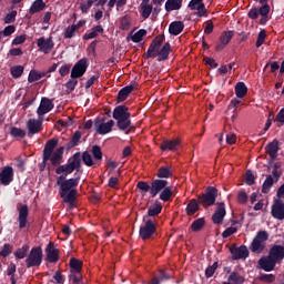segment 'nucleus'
Wrapping results in <instances>:
<instances>
[{
  "mask_svg": "<svg viewBox=\"0 0 284 284\" xmlns=\"http://www.w3.org/2000/svg\"><path fill=\"white\" fill-rule=\"evenodd\" d=\"M268 239H270V233H267V231L257 232L251 243V246H250L251 252H254V254H262L263 250H265L267 245Z\"/></svg>",
  "mask_w": 284,
  "mask_h": 284,
  "instance_id": "39448f33",
  "label": "nucleus"
},
{
  "mask_svg": "<svg viewBox=\"0 0 284 284\" xmlns=\"http://www.w3.org/2000/svg\"><path fill=\"white\" fill-rule=\"evenodd\" d=\"M75 27L69 26L64 29L63 37L64 39H72L74 34H77V30L74 29Z\"/></svg>",
  "mask_w": 284,
  "mask_h": 284,
  "instance_id": "4d7b16f0",
  "label": "nucleus"
},
{
  "mask_svg": "<svg viewBox=\"0 0 284 284\" xmlns=\"http://www.w3.org/2000/svg\"><path fill=\"white\" fill-rule=\"evenodd\" d=\"M19 230H30V209L22 204L17 207Z\"/></svg>",
  "mask_w": 284,
  "mask_h": 284,
  "instance_id": "0eeeda50",
  "label": "nucleus"
},
{
  "mask_svg": "<svg viewBox=\"0 0 284 284\" xmlns=\"http://www.w3.org/2000/svg\"><path fill=\"white\" fill-rule=\"evenodd\" d=\"M276 264L278 263L270 255L263 256L258 260V265L264 272H274V267H276Z\"/></svg>",
  "mask_w": 284,
  "mask_h": 284,
  "instance_id": "a211bd4d",
  "label": "nucleus"
},
{
  "mask_svg": "<svg viewBox=\"0 0 284 284\" xmlns=\"http://www.w3.org/2000/svg\"><path fill=\"white\" fill-rule=\"evenodd\" d=\"M17 21V10H12L4 17V23H14Z\"/></svg>",
  "mask_w": 284,
  "mask_h": 284,
  "instance_id": "e2e57ef3",
  "label": "nucleus"
},
{
  "mask_svg": "<svg viewBox=\"0 0 284 284\" xmlns=\"http://www.w3.org/2000/svg\"><path fill=\"white\" fill-rule=\"evenodd\" d=\"M181 145V140L179 138L173 139V140H163L162 143L160 144V150L162 152H176Z\"/></svg>",
  "mask_w": 284,
  "mask_h": 284,
  "instance_id": "f3484780",
  "label": "nucleus"
},
{
  "mask_svg": "<svg viewBox=\"0 0 284 284\" xmlns=\"http://www.w3.org/2000/svg\"><path fill=\"white\" fill-rule=\"evenodd\" d=\"M45 252L49 263H57L59 261V250L54 247L53 243L48 244Z\"/></svg>",
  "mask_w": 284,
  "mask_h": 284,
  "instance_id": "c85d7f7f",
  "label": "nucleus"
},
{
  "mask_svg": "<svg viewBox=\"0 0 284 284\" xmlns=\"http://www.w3.org/2000/svg\"><path fill=\"white\" fill-rule=\"evenodd\" d=\"M216 196H219V191L214 186H209L206 193L199 195V203L203 207H210L216 203Z\"/></svg>",
  "mask_w": 284,
  "mask_h": 284,
  "instance_id": "423d86ee",
  "label": "nucleus"
},
{
  "mask_svg": "<svg viewBox=\"0 0 284 284\" xmlns=\"http://www.w3.org/2000/svg\"><path fill=\"white\" fill-rule=\"evenodd\" d=\"M234 38V31H223L220 36V43L215 45V51L221 52L227 48V44Z\"/></svg>",
  "mask_w": 284,
  "mask_h": 284,
  "instance_id": "dca6fc26",
  "label": "nucleus"
},
{
  "mask_svg": "<svg viewBox=\"0 0 284 284\" xmlns=\"http://www.w3.org/2000/svg\"><path fill=\"white\" fill-rule=\"evenodd\" d=\"M43 261V251H41V247H33L31 248L26 263L27 267H39Z\"/></svg>",
  "mask_w": 284,
  "mask_h": 284,
  "instance_id": "1a4fd4ad",
  "label": "nucleus"
},
{
  "mask_svg": "<svg viewBox=\"0 0 284 284\" xmlns=\"http://www.w3.org/2000/svg\"><path fill=\"white\" fill-rule=\"evenodd\" d=\"M81 161L84 163V165H87L88 168H97L98 163L94 162V160L92 159V154H90V152L84 151L81 154Z\"/></svg>",
  "mask_w": 284,
  "mask_h": 284,
  "instance_id": "c9c22d12",
  "label": "nucleus"
},
{
  "mask_svg": "<svg viewBox=\"0 0 284 284\" xmlns=\"http://www.w3.org/2000/svg\"><path fill=\"white\" fill-rule=\"evenodd\" d=\"M272 185H274V180L273 179H266L263 183V186H262L263 194H267V192H270V190L272 189Z\"/></svg>",
  "mask_w": 284,
  "mask_h": 284,
  "instance_id": "052dcab7",
  "label": "nucleus"
},
{
  "mask_svg": "<svg viewBox=\"0 0 284 284\" xmlns=\"http://www.w3.org/2000/svg\"><path fill=\"white\" fill-rule=\"evenodd\" d=\"M14 176V169L12 166H4L0 172V179H13Z\"/></svg>",
  "mask_w": 284,
  "mask_h": 284,
  "instance_id": "a18cd8bd",
  "label": "nucleus"
},
{
  "mask_svg": "<svg viewBox=\"0 0 284 284\" xmlns=\"http://www.w3.org/2000/svg\"><path fill=\"white\" fill-rule=\"evenodd\" d=\"M183 8V0H168L165 2V11L174 12V10H181Z\"/></svg>",
  "mask_w": 284,
  "mask_h": 284,
  "instance_id": "72a5a7b5",
  "label": "nucleus"
},
{
  "mask_svg": "<svg viewBox=\"0 0 284 284\" xmlns=\"http://www.w3.org/2000/svg\"><path fill=\"white\" fill-rule=\"evenodd\" d=\"M74 170H77V172L81 171V152L74 153L67 164L58 166L55 173L62 174L59 179H65V176L72 174Z\"/></svg>",
  "mask_w": 284,
  "mask_h": 284,
  "instance_id": "7ed1b4c3",
  "label": "nucleus"
},
{
  "mask_svg": "<svg viewBox=\"0 0 284 284\" xmlns=\"http://www.w3.org/2000/svg\"><path fill=\"white\" fill-rule=\"evenodd\" d=\"M227 282L230 284H243L245 283V276L241 275L239 272H232L229 275Z\"/></svg>",
  "mask_w": 284,
  "mask_h": 284,
  "instance_id": "4c0bfd02",
  "label": "nucleus"
},
{
  "mask_svg": "<svg viewBox=\"0 0 284 284\" xmlns=\"http://www.w3.org/2000/svg\"><path fill=\"white\" fill-rule=\"evenodd\" d=\"M37 45L40 52H43V54H50L54 49V41L52 40V37L48 39L41 37L38 39Z\"/></svg>",
  "mask_w": 284,
  "mask_h": 284,
  "instance_id": "2eb2a0df",
  "label": "nucleus"
},
{
  "mask_svg": "<svg viewBox=\"0 0 284 284\" xmlns=\"http://www.w3.org/2000/svg\"><path fill=\"white\" fill-rule=\"evenodd\" d=\"M231 254L233 256V261H240L241 258H247V256H250V251L247 250V246L242 245L232 248Z\"/></svg>",
  "mask_w": 284,
  "mask_h": 284,
  "instance_id": "b1692460",
  "label": "nucleus"
},
{
  "mask_svg": "<svg viewBox=\"0 0 284 284\" xmlns=\"http://www.w3.org/2000/svg\"><path fill=\"white\" fill-rule=\"evenodd\" d=\"M174 176V168L170 164L162 165L158 171L159 179H172Z\"/></svg>",
  "mask_w": 284,
  "mask_h": 284,
  "instance_id": "cd10ccee",
  "label": "nucleus"
},
{
  "mask_svg": "<svg viewBox=\"0 0 284 284\" xmlns=\"http://www.w3.org/2000/svg\"><path fill=\"white\" fill-rule=\"evenodd\" d=\"M26 70V68H23V65H13L10 68V72H11V77L13 79H21V77H23V71Z\"/></svg>",
  "mask_w": 284,
  "mask_h": 284,
  "instance_id": "79ce46f5",
  "label": "nucleus"
},
{
  "mask_svg": "<svg viewBox=\"0 0 284 284\" xmlns=\"http://www.w3.org/2000/svg\"><path fill=\"white\" fill-rule=\"evenodd\" d=\"M91 154L93 155L95 163H101L103 161V151H101V146L97 144L93 145L91 149Z\"/></svg>",
  "mask_w": 284,
  "mask_h": 284,
  "instance_id": "a19ab883",
  "label": "nucleus"
},
{
  "mask_svg": "<svg viewBox=\"0 0 284 284\" xmlns=\"http://www.w3.org/2000/svg\"><path fill=\"white\" fill-rule=\"evenodd\" d=\"M271 214L273 219H276L277 221L284 220V204L281 200H275L274 204L271 209Z\"/></svg>",
  "mask_w": 284,
  "mask_h": 284,
  "instance_id": "412c9836",
  "label": "nucleus"
},
{
  "mask_svg": "<svg viewBox=\"0 0 284 284\" xmlns=\"http://www.w3.org/2000/svg\"><path fill=\"white\" fill-rule=\"evenodd\" d=\"M71 68H72V64H63V65L59 69V74H60V77H68V74H70Z\"/></svg>",
  "mask_w": 284,
  "mask_h": 284,
  "instance_id": "338daca9",
  "label": "nucleus"
},
{
  "mask_svg": "<svg viewBox=\"0 0 284 284\" xmlns=\"http://www.w3.org/2000/svg\"><path fill=\"white\" fill-rule=\"evenodd\" d=\"M27 136L32 139L34 134H39L43 130V120L30 119L27 122Z\"/></svg>",
  "mask_w": 284,
  "mask_h": 284,
  "instance_id": "ddd939ff",
  "label": "nucleus"
},
{
  "mask_svg": "<svg viewBox=\"0 0 284 284\" xmlns=\"http://www.w3.org/2000/svg\"><path fill=\"white\" fill-rule=\"evenodd\" d=\"M45 10V2H43V0H36L30 9H29V12L30 14H37V12H41Z\"/></svg>",
  "mask_w": 284,
  "mask_h": 284,
  "instance_id": "e433bc0d",
  "label": "nucleus"
},
{
  "mask_svg": "<svg viewBox=\"0 0 284 284\" xmlns=\"http://www.w3.org/2000/svg\"><path fill=\"white\" fill-rule=\"evenodd\" d=\"M235 94L237 99H243L247 94V85H245V82H237L235 84Z\"/></svg>",
  "mask_w": 284,
  "mask_h": 284,
  "instance_id": "58836bf2",
  "label": "nucleus"
},
{
  "mask_svg": "<svg viewBox=\"0 0 284 284\" xmlns=\"http://www.w3.org/2000/svg\"><path fill=\"white\" fill-rule=\"evenodd\" d=\"M278 150H281L278 140H273L265 146V152L271 159L270 163H274V160L278 158Z\"/></svg>",
  "mask_w": 284,
  "mask_h": 284,
  "instance_id": "4be33fe9",
  "label": "nucleus"
},
{
  "mask_svg": "<svg viewBox=\"0 0 284 284\" xmlns=\"http://www.w3.org/2000/svg\"><path fill=\"white\" fill-rule=\"evenodd\" d=\"M216 267H219V263L214 262L213 265L209 266L205 270V276L206 278H212V276H214V272H216Z\"/></svg>",
  "mask_w": 284,
  "mask_h": 284,
  "instance_id": "680f3d73",
  "label": "nucleus"
},
{
  "mask_svg": "<svg viewBox=\"0 0 284 284\" xmlns=\"http://www.w3.org/2000/svg\"><path fill=\"white\" fill-rule=\"evenodd\" d=\"M281 174H282L281 162H276L272 170V175H268L267 179H273V176L274 179H281Z\"/></svg>",
  "mask_w": 284,
  "mask_h": 284,
  "instance_id": "603ef678",
  "label": "nucleus"
},
{
  "mask_svg": "<svg viewBox=\"0 0 284 284\" xmlns=\"http://www.w3.org/2000/svg\"><path fill=\"white\" fill-rule=\"evenodd\" d=\"M160 194V200L161 201H170L172 199V189L168 186V181L165 180H155L151 184V191L150 194L151 196H156V194Z\"/></svg>",
  "mask_w": 284,
  "mask_h": 284,
  "instance_id": "20e7f679",
  "label": "nucleus"
},
{
  "mask_svg": "<svg viewBox=\"0 0 284 284\" xmlns=\"http://www.w3.org/2000/svg\"><path fill=\"white\" fill-rule=\"evenodd\" d=\"M183 30H185V23L183 21H173L169 26V33L173 37H179Z\"/></svg>",
  "mask_w": 284,
  "mask_h": 284,
  "instance_id": "bb28decb",
  "label": "nucleus"
},
{
  "mask_svg": "<svg viewBox=\"0 0 284 284\" xmlns=\"http://www.w3.org/2000/svg\"><path fill=\"white\" fill-rule=\"evenodd\" d=\"M27 39H28V36H26V34L17 36L12 40V45H21L22 43H26Z\"/></svg>",
  "mask_w": 284,
  "mask_h": 284,
  "instance_id": "69168bd1",
  "label": "nucleus"
},
{
  "mask_svg": "<svg viewBox=\"0 0 284 284\" xmlns=\"http://www.w3.org/2000/svg\"><path fill=\"white\" fill-rule=\"evenodd\" d=\"M103 26L98 24L91 29V32L84 33L82 39L83 41H90V39H97L99 34H103Z\"/></svg>",
  "mask_w": 284,
  "mask_h": 284,
  "instance_id": "2f4dec72",
  "label": "nucleus"
},
{
  "mask_svg": "<svg viewBox=\"0 0 284 284\" xmlns=\"http://www.w3.org/2000/svg\"><path fill=\"white\" fill-rule=\"evenodd\" d=\"M162 210L163 205H161V203H155L153 206L149 207L148 214L149 216H158V214H161Z\"/></svg>",
  "mask_w": 284,
  "mask_h": 284,
  "instance_id": "8fccbe9b",
  "label": "nucleus"
},
{
  "mask_svg": "<svg viewBox=\"0 0 284 284\" xmlns=\"http://www.w3.org/2000/svg\"><path fill=\"white\" fill-rule=\"evenodd\" d=\"M156 233V224L153 220H148L144 225L140 227V237L142 241H148L152 239V235Z\"/></svg>",
  "mask_w": 284,
  "mask_h": 284,
  "instance_id": "9b49d317",
  "label": "nucleus"
},
{
  "mask_svg": "<svg viewBox=\"0 0 284 284\" xmlns=\"http://www.w3.org/2000/svg\"><path fill=\"white\" fill-rule=\"evenodd\" d=\"M145 34H148V30L140 29L138 32H135L131 37V41H133V43H141L143 41V37H145Z\"/></svg>",
  "mask_w": 284,
  "mask_h": 284,
  "instance_id": "49530a36",
  "label": "nucleus"
},
{
  "mask_svg": "<svg viewBox=\"0 0 284 284\" xmlns=\"http://www.w3.org/2000/svg\"><path fill=\"white\" fill-rule=\"evenodd\" d=\"M165 41L164 34L156 36L149 45L148 51L143 54L144 59H156V52H159L161 45Z\"/></svg>",
  "mask_w": 284,
  "mask_h": 284,
  "instance_id": "6e6552de",
  "label": "nucleus"
},
{
  "mask_svg": "<svg viewBox=\"0 0 284 284\" xmlns=\"http://www.w3.org/2000/svg\"><path fill=\"white\" fill-rule=\"evenodd\" d=\"M88 72V59H80L71 70V79H81Z\"/></svg>",
  "mask_w": 284,
  "mask_h": 284,
  "instance_id": "f8f14e48",
  "label": "nucleus"
},
{
  "mask_svg": "<svg viewBox=\"0 0 284 284\" xmlns=\"http://www.w3.org/2000/svg\"><path fill=\"white\" fill-rule=\"evenodd\" d=\"M83 276L81 273H71L69 275V281L73 282L74 284H81Z\"/></svg>",
  "mask_w": 284,
  "mask_h": 284,
  "instance_id": "0e129e2a",
  "label": "nucleus"
},
{
  "mask_svg": "<svg viewBox=\"0 0 284 284\" xmlns=\"http://www.w3.org/2000/svg\"><path fill=\"white\" fill-rule=\"evenodd\" d=\"M270 4H263L260 9H258V13L261 14V19H260V26H267V21H270Z\"/></svg>",
  "mask_w": 284,
  "mask_h": 284,
  "instance_id": "473e14b6",
  "label": "nucleus"
},
{
  "mask_svg": "<svg viewBox=\"0 0 284 284\" xmlns=\"http://www.w3.org/2000/svg\"><path fill=\"white\" fill-rule=\"evenodd\" d=\"M92 6H94V1H92V0H87L84 2H81L80 10H81L82 14H88V12H90V8H92Z\"/></svg>",
  "mask_w": 284,
  "mask_h": 284,
  "instance_id": "864d4df0",
  "label": "nucleus"
},
{
  "mask_svg": "<svg viewBox=\"0 0 284 284\" xmlns=\"http://www.w3.org/2000/svg\"><path fill=\"white\" fill-rule=\"evenodd\" d=\"M10 254H12V245L4 244L2 246V248L0 250V256H2V258H8V256H10Z\"/></svg>",
  "mask_w": 284,
  "mask_h": 284,
  "instance_id": "6e6d98bb",
  "label": "nucleus"
},
{
  "mask_svg": "<svg viewBox=\"0 0 284 284\" xmlns=\"http://www.w3.org/2000/svg\"><path fill=\"white\" fill-rule=\"evenodd\" d=\"M71 273H81L83 270V262L79 261L77 257L70 260Z\"/></svg>",
  "mask_w": 284,
  "mask_h": 284,
  "instance_id": "ea45409f",
  "label": "nucleus"
},
{
  "mask_svg": "<svg viewBox=\"0 0 284 284\" xmlns=\"http://www.w3.org/2000/svg\"><path fill=\"white\" fill-rule=\"evenodd\" d=\"M37 81H41V75H39V71L32 69L30 72H29V77H28V82L29 83H34Z\"/></svg>",
  "mask_w": 284,
  "mask_h": 284,
  "instance_id": "5fc2aeb1",
  "label": "nucleus"
},
{
  "mask_svg": "<svg viewBox=\"0 0 284 284\" xmlns=\"http://www.w3.org/2000/svg\"><path fill=\"white\" fill-rule=\"evenodd\" d=\"M150 14H152V6L146 3H141V17L144 19H150Z\"/></svg>",
  "mask_w": 284,
  "mask_h": 284,
  "instance_id": "09e8293b",
  "label": "nucleus"
},
{
  "mask_svg": "<svg viewBox=\"0 0 284 284\" xmlns=\"http://www.w3.org/2000/svg\"><path fill=\"white\" fill-rule=\"evenodd\" d=\"M268 255L277 263H283L284 260V246L275 244L271 247Z\"/></svg>",
  "mask_w": 284,
  "mask_h": 284,
  "instance_id": "5701e85b",
  "label": "nucleus"
},
{
  "mask_svg": "<svg viewBox=\"0 0 284 284\" xmlns=\"http://www.w3.org/2000/svg\"><path fill=\"white\" fill-rule=\"evenodd\" d=\"M54 110V102L49 98H42L40 101V105L37 109L38 116H43L48 114V112H52Z\"/></svg>",
  "mask_w": 284,
  "mask_h": 284,
  "instance_id": "4468645a",
  "label": "nucleus"
},
{
  "mask_svg": "<svg viewBox=\"0 0 284 284\" xmlns=\"http://www.w3.org/2000/svg\"><path fill=\"white\" fill-rule=\"evenodd\" d=\"M205 225V220L203 217H200L195 221H193V223L191 224V230L193 232H201V230H203Z\"/></svg>",
  "mask_w": 284,
  "mask_h": 284,
  "instance_id": "de8ad7c7",
  "label": "nucleus"
},
{
  "mask_svg": "<svg viewBox=\"0 0 284 284\" xmlns=\"http://www.w3.org/2000/svg\"><path fill=\"white\" fill-rule=\"evenodd\" d=\"M59 145V140L51 139L49 140L43 149V164L48 163L50 161V156H52V152H54V148Z\"/></svg>",
  "mask_w": 284,
  "mask_h": 284,
  "instance_id": "aec40b11",
  "label": "nucleus"
},
{
  "mask_svg": "<svg viewBox=\"0 0 284 284\" xmlns=\"http://www.w3.org/2000/svg\"><path fill=\"white\" fill-rule=\"evenodd\" d=\"M113 119L116 121V128L120 132H125V134H130L132 130H134V125H132L130 109L126 105H118L114 108L112 113Z\"/></svg>",
  "mask_w": 284,
  "mask_h": 284,
  "instance_id": "f03ea898",
  "label": "nucleus"
},
{
  "mask_svg": "<svg viewBox=\"0 0 284 284\" xmlns=\"http://www.w3.org/2000/svg\"><path fill=\"white\" fill-rule=\"evenodd\" d=\"M133 91H134L133 83L122 88L118 93V98H116L118 103H123V101H125V99H128V97H130V94H132Z\"/></svg>",
  "mask_w": 284,
  "mask_h": 284,
  "instance_id": "7c9ffc66",
  "label": "nucleus"
},
{
  "mask_svg": "<svg viewBox=\"0 0 284 284\" xmlns=\"http://www.w3.org/2000/svg\"><path fill=\"white\" fill-rule=\"evenodd\" d=\"M81 131H75L74 134L71 136L70 141L67 143L65 149L72 150V148H77L79 143H81Z\"/></svg>",
  "mask_w": 284,
  "mask_h": 284,
  "instance_id": "f704fd0d",
  "label": "nucleus"
},
{
  "mask_svg": "<svg viewBox=\"0 0 284 284\" xmlns=\"http://www.w3.org/2000/svg\"><path fill=\"white\" fill-rule=\"evenodd\" d=\"M225 203H217V209L212 216V221L215 225L223 223V219H225Z\"/></svg>",
  "mask_w": 284,
  "mask_h": 284,
  "instance_id": "393cba45",
  "label": "nucleus"
},
{
  "mask_svg": "<svg viewBox=\"0 0 284 284\" xmlns=\"http://www.w3.org/2000/svg\"><path fill=\"white\" fill-rule=\"evenodd\" d=\"M28 250H30V246L28 244L22 245V247L18 248L14 252L16 258H26Z\"/></svg>",
  "mask_w": 284,
  "mask_h": 284,
  "instance_id": "3c124183",
  "label": "nucleus"
},
{
  "mask_svg": "<svg viewBox=\"0 0 284 284\" xmlns=\"http://www.w3.org/2000/svg\"><path fill=\"white\" fill-rule=\"evenodd\" d=\"M199 212V202L196 200H191L186 206V214L187 216H192Z\"/></svg>",
  "mask_w": 284,
  "mask_h": 284,
  "instance_id": "37998d69",
  "label": "nucleus"
},
{
  "mask_svg": "<svg viewBox=\"0 0 284 284\" xmlns=\"http://www.w3.org/2000/svg\"><path fill=\"white\" fill-rule=\"evenodd\" d=\"M258 278H260V281H262V283H274V281H276V275L261 274Z\"/></svg>",
  "mask_w": 284,
  "mask_h": 284,
  "instance_id": "13d9d810",
  "label": "nucleus"
},
{
  "mask_svg": "<svg viewBox=\"0 0 284 284\" xmlns=\"http://www.w3.org/2000/svg\"><path fill=\"white\" fill-rule=\"evenodd\" d=\"M94 128L98 134H110L114 128V120L105 122V118H98L94 120Z\"/></svg>",
  "mask_w": 284,
  "mask_h": 284,
  "instance_id": "9d476101",
  "label": "nucleus"
},
{
  "mask_svg": "<svg viewBox=\"0 0 284 284\" xmlns=\"http://www.w3.org/2000/svg\"><path fill=\"white\" fill-rule=\"evenodd\" d=\"M119 162L108 160L106 161V176L110 179H119L120 176H123L121 174V171L118 169Z\"/></svg>",
  "mask_w": 284,
  "mask_h": 284,
  "instance_id": "6ab92c4d",
  "label": "nucleus"
},
{
  "mask_svg": "<svg viewBox=\"0 0 284 284\" xmlns=\"http://www.w3.org/2000/svg\"><path fill=\"white\" fill-rule=\"evenodd\" d=\"M10 134L13 136V139H26V130L19 129L17 126H12L10 129Z\"/></svg>",
  "mask_w": 284,
  "mask_h": 284,
  "instance_id": "c03bdc74",
  "label": "nucleus"
},
{
  "mask_svg": "<svg viewBox=\"0 0 284 284\" xmlns=\"http://www.w3.org/2000/svg\"><path fill=\"white\" fill-rule=\"evenodd\" d=\"M65 150V146H60L50 156L49 161L53 164V165H61V163L63 162V152Z\"/></svg>",
  "mask_w": 284,
  "mask_h": 284,
  "instance_id": "c756f323",
  "label": "nucleus"
},
{
  "mask_svg": "<svg viewBox=\"0 0 284 284\" xmlns=\"http://www.w3.org/2000/svg\"><path fill=\"white\" fill-rule=\"evenodd\" d=\"M161 276L160 277H154L150 284H161V281H168V278H170V276L165 275V272L161 271L160 272Z\"/></svg>",
  "mask_w": 284,
  "mask_h": 284,
  "instance_id": "774afa93",
  "label": "nucleus"
},
{
  "mask_svg": "<svg viewBox=\"0 0 284 284\" xmlns=\"http://www.w3.org/2000/svg\"><path fill=\"white\" fill-rule=\"evenodd\" d=\"M57 185L60 186V196L63 203H68L69 207H74V201H77V189L79 185L77 179H58Z\"/></svg>",
  "mask_w": 284,
  "mask_h": 284,
  "instance_id": "f257e3e1",
  "label": "nucleus"
},
{
  "mask_svg": "<svg viewBox=\"0 0 284 284\" xmlns=\"http://www.w3.org/2000/svg\"><path fill=\"white\" fill-rule=\"evenodd\" d=\"M266 37H267V33H265V30L260 31V33L257 36V40L255 42L256 48H261V45H263V43H265Z\"/></svg>",
  "mask_w": 284,
  "mask_h": 284,
  "instance_id": "bf43d9fd",
  "label": "nucleus"
},
{
  "mask_svg": "<svg viewBox=\"0 0 284 284\" xmlns=\"http://www.w3.org/2000/svg\"><path fill=\"white\" fill-rule=\"evenodd\" d=\"M170 52H172V45L170 42H165L163 47L156 51L158 61H168V59H170Z\"/></svg>",
  "mask_w": 284,
  "mask_h": 284,
  "instance_id": "a878e982",
  "label": "nucleus"
}]
</instances>
